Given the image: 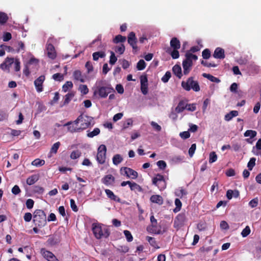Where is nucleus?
<instances>
[{
  "label": "nucleus",
  "mask_w": 261,
  "mask_h": 261,
  "mask_svg": "<svg viewBox=\"0 0 261 261\" xmlns=\"http://www.w3.org/2000/svg\"><path fill=\"white\" fill-rule=\"evenodd\" d=\"M92 229L95 237L97 239L107 238L110 234L109 228L100 223H93Z\"/></svg>",
  "instance_id": "f257e3e1"
},
{
  "label": "nucleus",
  "mask_w": 261,
  "mask_h": 261,
  "mask_svg": "<svg viewBox=\"0 0 261 261\" xmlns=\"http://www.w3.org/2000/svg\"><path fill=\"white\" fill-rule=\"evenodd\" d=\"M33 223L35 226L42 228L46 224V215L42 210H36L33 214Z\"/></svg>",
  "instance_id": "f03ea898"
},
{
  "label": "nucleus",
  "mask_w": 261,
  "mask_h": 261,
  "mask_svg": "<svg viewBox=\"0 0 261 261\" xmlns=\"http://www.w3.org/2000/svg\"><path fill=\"white\" fill-rule=\"evenodd\" d=\"M181 85V87L187 91L193 89L195 92H198L200 90L198 82L194 81V77L192 76L189 77L186 82L182 81Z\"/></svg>",
  "instance_id": "7ed1b4c3"
},
{
  "label": "nucleus",
  "mask_w": 261,
  "mask_h": 261,
  "mask_svg": "<svg viewBox=\"0 0 261 261\" xmlns=\"http://www.w3.org/2000/svg\"><path fill=\"white\" fill-rule=\"evenodd\" d=\"M92 120V117L81 114L75 120V123H80L81 129L83 130L90 126Z\"/></svg>",
  "instance_id": "20e7f679"
},
{
  "label": "nucleus",
  "mask_w": 261,
  "mask_h": 261,
  "mask_svg": "<svg viewBox=\"0 0 261 261\" xmlns=\"http://www.w3.org/2000/svg\"><path fill=\"white\" fill-rule=\"evenodd\" d=\"M152 184L158 187L160 190L162 191L165 189L167 186L166 180L164 175L160 174H156L152 179Z\"/></svg>",
  "instance_id": "39448f33"
},
{
  "label": "nucleus",
  "mask_w": 261,
  "mask_h": 261,
  "mask_svg": "<svg viewBox=\"0 0 261 261\" xmlns=\"http://www.w3.org/2000/svg\"><path fill=\"white\" fill-rule=\"evenodd\" d=\"M107 148L105 145H100L98 148L96 160L100 164H103L106 162Z\"/></svg>",
  "instance_id": "423d86ee"
},
{
  "label": "nucleus",
  "mask_w": 261,
  "mask_h": 261,
  "mask_svg": "<svg viewBox=\"0 0 261 261\" xmlns=\"http://www.w3.org/2000/svg\"><path fill=\"white\" fill-rule=\"evenodd\" d=\"M114 91V90L112 87L103 86L98 88L97 90H95L93 95L94 96H96L98 94L101 98H106L109 93Z\"/></svg>",
  "instance_id": "0eeeda50"
},
{
  "label": "nucleus",
  "mask_w": 261,
  "mask_h": 261,
  "mask_svg": "<svg viewBox=\"0 0 261 261\" xmlns=\"http://www.w3.org/2000/svg\"><path fill=\"white\" fill-rule=\"evenodd\" d=\"M121 174L126 175L128 178L136 179L138 177V174L137 171L126 167H122L120 169Z\"/></svg>",
  "instance_id": "6e6552de"
},
{
  "label": "nucleus",
  "mask_w": 261,
  "mask_h": 261,
  "mask_svg": "<svg viewBox=\"0 0 261 261\" xmlns=\"http://www.w3.org/2000/svg\"><path fill=\"white\" fill-rule=\"evenodd\" d=\"M127 42L132 47L133 52L136 53L138 50V47L137 45V39L135 33L134 32L129 33L127 36Z\"/></svg>",
  "instance_id": "1a4fd4ad"
},
{
  "label": "nucleus",
  "mask_w": 261,
  "mask_h": 261,
  "mask_svg": "<svg viewBox=\"0 0 261 261\" xmlns=\"http://www.w3.org/2000/svg\"><path fill=\"white\" fill-rule=\"evenodd\" d=\"M186 221V215L185 213H180L177 215L174 220V227L179 228L184 226Z\"/></svg>",
  "instance_id": "9d476101"
},
{
  "label": "nucleus",
  "mask_w": 261,
  "mask_h": 261,
  "mask_svg": "<svg viewBox=\"0 0 261 261\" xmlns=\"http://www.w3.org/2000/svg\"><path fill=\"white\" fill-rule=\"evenodd\" d=\"M78 124L76 123L75 124L74 120L73 122L69 121L64 124L63 126H67L68 130L71 133L80 132L82 131V129H81V126H79Z\"/></svg>",
  "instance_id": "9b49d317"
},
{
  "label": "nucleus",
  "mask_w": 261,
  "mask_h": 261,
  "mask_svg": "<svg viewBox=\"0 0 261 261\" xmlns=\"http://www.w3.org/2000/svg\"><path fill=\"white\" fill-rule=\"evenodd\" d=\"M41 253L47 261H59L51 252L46 250L44 248L41 249Z\"/></svg>",
  "instance_id": "f8f14e48"
},
{
  "label": "nucleus",
  "mask_w": 261,
  "mask_h": 261,
  "mask_svg": "<svg viewBox=\"0 0 261 261\" xmlns=\"http://www.w3.org/2000/svg\"><path fill=\"white\" fill-rule=\"evenodd\" d=\"M141 91L144 95L148 93V79L146 75L140 76Z\"/></svg>",
  "instance_id": "ddd939ff"
},
{
  "label": "nucleus",
  "mask_w": 261,
  "mask_h": 261,
  "mask_svg": "<svg viewBox=\"0 0 261 261\" xmlns=\"http://www.w3.org/2000/svg\"><path fill=\"white\" fill-rule=\"evenodd\" d=\"M45 77L44 75H40L34 81V85L36 90L38 92H41L43 91V84L45 81Z\"/></svg>",
  "instance_id": "4468645a"
},
{
  "label": "nucleus",
  "mask_w": 261,
  "mask_h": 261,
  "mask_svg": "<svg viewBox=\"0 0 261 261\" xmlns=\"http://www.w3.org/2000/svg\"><path fill=\"white\" fill-rule=\"evenodd\" d=\"M115 181V178L112 174L106 175L101 179L102 183L107 186H113Z\"/></svg>",
  "instance_id": "2eb2a0df"
},
{
  "label": "nucleus",
  "mask_w": 261,
  "mask_h": 261,
  "mask_svg": "<svg viewBox=\"0 0 261 261\" xmlns=\"http://www.w3.org/2000/svg\"><path fill=\"white\" fill-rule=\"evenodd\" d=\"M61 241L60 237L57 234H54L50 236L47 241V243L50 246H55L58 244Z\"/></svg>",
  "instance_id": "dca6fc26"
},
{
  "label": "nucleus",
  "mask_w": 261,
  "mask_h": 261,
  "mask_svg": "<svg viewBox=\"0 0 261 261\" xmlns=\"http://www.w3.org/2000/svg\"><path fill=\"white\" fill-rule=\"evenodd\" d=\"M46 50L47 52V56L51 59H55L57 55L54 45L51 43L47 44Z\"/></svg>",
  "instance_id": "f3484780"
},
{
  "label": "nucleus",
  "mask_w": 261,
  "mask_h": 261,
  "mask_svg": "<svg viewBox=\"0 0 261 261\" xmlns=\"http://www.w3.org/2000/svg\"><path fill=\"white\" fill-rule=\"evenodd\" d=\"M213 56L215 58L223 59L225 58L224 50L222 48L217 47Z\"/></svg>",
  "instance_id": "a211bd4d"
},
{
  "label": "nucleus",
  "mask_w": 261,
  "mask_h": 261,
  "mask_svg": "<svg viewBox=\"0 0 261 261\" xmlns=\"http://www.w3.org/2000/svg\"><path fill=\"white\" fill-rule=\"evenodd\" d=\"M73 77L74 80L80 81L81 83H84L85 81V77L80 70H76L73 72Z\"/></svg>",
  "instance_id": "6ab92c4d"
},
{
  "label": "nucleus",
  "mask_w": 261,
  "mask_h": 261,
  "mask_svg": "<svg viewBox=\"0 0 261 261\" xmlns=\"http://www.w3.org/2000/svg\"><path fill=\"white\" fill-rule=\"evenodd\" d=\"M150 200L151 202L159 205H162L164 202L163 197L159 195H152L150 198Z\"/></svg>",
  "instance_id": "aec40b11"
},
{
  "label": "nucleus",
  "mask_w": 261,
  "mask_h": 261,
  "mask_svg": "<svg viewBox=\"0 0 261 261\" xmlns=\"http://www.w3.org/2000/svg\"><path fill=\"white\" fill-rule=\"evenodd\" d=\"M105 193L107 196V197L110 199L111 200H114L117 202H120V199L118 196L115 195L114 193L109 189H106L105 190Z\"/></svg>",
  "instance_id": "412c9836"
},
{
  "label": "nucleus",
  "mask_w": 261,
  "mask_h": 261,
  "mask_svg": "<svg viewBox=\"0 0 261 261\" xmlns=\"http://www.w3.org/2000/svg\"><path fill=\"white\" fill-rule=\"evenodd\" d=\"M186 59L183 61V62H186L187 63H193L192 60H197L198 57L196 55L192 54L191 53L188 51L186 53L185 55Z\"/></svg>",
  "instance_id": "4be33fe9"
},
{
  "label": "nucleus",
  "mask_w": 261,
  "mask_h": 261,
  "mask_svg": "<svg viewBox=\"0 0 261 261\" xmlns=\"http://www.w3.org/2000/svg\"><path fill=\"white\" fill-rule=\"evenodd\" d=\"M186 59L183 61V62H186L187 63H193L192 60H197L198 57L196 55L192 54L191 53L188 51L186 53L185 55Z\"/></svg>",
  "instance_id": "5701e85b"
},
{
  "label": "nucleus",
  "mask_w": 261,
  "mask_h": 261,
  "mask_svg": "<svg viewBox=\"0 0 261 261\" xmlns=\"http://www.w3.org/2000/svg\"><path fill=\"white\" fill-rule=\"evenodd\" d=\"M187 103L183 100H180L178 103L177 106L175 108V111L177 113H180L186 109Z\"/></svg>",
  "instance_id": "b1692460"
},
{
  "label": "nucleus",
  "mask_w": 261,
  "mask_h": 261,
  "mask_svg": "<svg viewBox=\"0 0 261 261\" xmlns=\"http://www.w3.org/2000/svg\"><path fill=\"white\" fill-rule=\"evenodd\" d=\"M170 46L173 49H179L180 47V42L176 37L171 39L170 42Z\"/></svg>",
  "instance_id": "393cba45"
},
{
  "label": "nucleus",
  "mask_w": 261,
  "mask_h": 261,
  "mask_svg": "<svg viewBox=\"0 0 261 261\" xmlns=\"http://www.w3.org/2000/svg\"><path fill=\"white\" fill-rule=\"evenodd\" d=\"M173 73L179 79H180L182 75L181 72V68L180 65L176 64L172 68Z\"/></svg>",
  "instance_id": "a878e982"
},
{
  "label": "nucleus",
  "mask_w": 261,
  "mask_h": 261,
  "mask_svg": "<svg viewBox=\"0 0 261 261\" xmlns=\"http://www.w3.org/2000/svg\"><path fill=\"white\" fill-rule=\"evenodd\" d=\"M39 179L38 175L33 174L27 178L26 182L28 185H32L37 182Z\"/></svg>",
  "instance_id": "bb28decb"
},
{
  "label": "nucleus",
  "mask_w": 261,
  "mask_h": 261,
  "mask_svg": "<svg viewBox=\"0 0 261 261\" xmlns=\"http://www.w3.org/2000/svg\"><path fill=\"white\" fill-rule=\"evenodd\" d=\"M193 63H189L186 62H182V67L184 69V74L187 75L191 70Z\"/></svg>",
  "instance_id": "cd10ccee"
},
{
  "label": "nucleus",
  "mask_w": 261,
  "mask_h": 261,
  "mask_svg": "<svg viewBox=\"0 0 261 261\" xmlns=\"http://www.w3.org/2000/svg\"><path fill=\"white\" fill-rule=\"evenodd\" d=\"M106 56V53L103 51L94 52L92 54L93 59L97 61L99 58H103Z\"/></svg>",
  "instance_id": "c85d7f7f"
},
{
  "label": "nucleus",
  "mask_w": 261,
  "mask_h": 261,
  "mask_svg": "<svg viewBox=\"0 0 261 261\" xmlns=\"http://www.w3.org/2000/svg\"><path fill=\"white\" fill-rule=\"evenodd\" d=\"M239 115V113L237 111H231L229 113H227L225 116V120L227 121H229L232 119L234 117H236Z\"/></svg>",
  "instance_id": "c756f323"
},
{
  "label": "nucleus",
  "mask_w": 261,
  "mask_h": 261,
  "mask_svg": "<svg viewBox=\"0 0 261 261\" xmlns=\"http://www.w3.org/2000/svg\"><path fill=\"white\" fill-rule=\"evenodd\" d=\"M202 76L204 77L207 79L208 80H209L210 81H211L212 82L218 83L220 82V80L218 78L215 77L214 76H213L210 74L203 73L202 74Z\"/></svg>",
  "instance_id": "7c9ffc66"
},
{
  "label": "nucleus",
  "mask_w": 261,
  "mask_h": 261,
  "mask_svg": "<svg viewBox=\"0 0 261 261\" xmlns=\"http://www.w3.org/2000/svg\"><path fill=\"white\" fill-rule=\"evenodd\" d=\"M126 40V38L125 36H123L121 35H116L115 38L113 40V43L115 44H117L118 43H123Z\"/></svg>",
  "instance_id": "2f4dec72"
},
{
  "label": "nucleus",
  "mask_w": 261,
  "mask_h": 261,
  "mask_svg": "<svg viewBox=\"0 0 261 261\" xmlns=\"http://www.w3.org/2000/svg\"><path fill=\"white\" fill-rule=\"evenodd\" d=\"M8 16L7 14L3 12H0V24L3 25L5 24L8 20Z\"/></svg>",
  "instance_id": "473e14b6"
},
{
  "label": "nucleus",
  "mask_w": 261,
  "mask_h": 261,
  "mask_svg": "<svg viewBox=\"0 0 261 261\" xmlns=\"http://www.w3.org/2000/svg\"><path fill=\"white\" fill-rule=\"evenodd\" d=\"M112 160L113 164L115 165H118L122 161L123 158L120 154H116L114 155Z\"/></svg>",
  "instance_id": "72a5a7b5"
},
{
  "label": "nucleus",
  "mask_w": 261,
  "mask_h": 261,
  "mask_svg": "<svg viewBox=\"0 0 261 261\" xmlns=\"http://www.w3.org/2000/svg\"><path fill=\"white\" fill-rule=\"evenodd\" d=\"M256 135L257 133L255 130L251 129L247 130L244 134L245 137H250V139H253Z\"/></svg>",
  "instance_id": "f704fd0d"
},
{
  "label": "nucleus",
  "mask_w": 261,
  "mask_h": 261,
  "mask_svg": "<svg viewBox=\"0 0 261 261\" xmlns=\"http://www.w3.org/2000/svg\"><path fill=\"white\" fill-rule=\"evenodd\" d=\"M100 129L98 128H95L93 131L89 132L88 131V133L87 134V137L89 138H93L94 136L98 135L100 133Z\"/></svg>",
  "instance_id": "c9c22d12"
},
{
  "label": "nucleus",
  "mask_w": 261,
  "mask_h": 261,
  "mask_svg": "<svg viewBox=\"0 0 261 261\" xmlns=\"http://www.w3.org/2000/svg\"><path fill=\"white\" fill-rule=\"evenodd\" d=\"M130 189L132 191L142 192V188L141 187L135 182H133V184L130 185Z\"/></svg>",
  "instance_id": "e433bc0d"
},
{
  "label": "nucleus",
  "mask_w": 261,
  "mask_h": 261,
  "mask_svg": "<svg viewBox=\"0 0 261 261\" xmlns=\"http://www.w3.org/2000/svg\"><path fill=\"white\" fill-rule=\"evenodd\" d=\"M146 64L145 62L141 59L139 61L137 64V68L138 70H142L146 67Z\"/></svg>",
  "instance_id": "4c0bfd02"
},
{
  "label": "nucleus",
  "mask_w": 261,
  "mask_h": 261,
  "mask_svg": "<svg viewBox=\"0 0 261 261\" xmlns=\"http://www.w3.org/2000/svg\"><path fill=\"white\" fill-rule=\"evenodd\" d=\"M175 204L176 205V207L173 210V212L174 213H177L181 209L182 203L179 199L176 198L175 200Z\"/></svg>",
  "instance_id": "58836bf2"
},
{
  "label": "nucleus",
  "mask_w": 261,
  "mask_h": 261,
  "mask_svg": "<svg viewBox=\"0 0 261 261\" xmlns=\"http://www.w3.org/2000/svg\"><path fill=\"white\" fill-rule=\"evenodd\" d=\"M73 87V84L71 81L66 82L65 84L62 86V90L64 92H67L69 88H71Z\"/></svg>",
  "instance_id": "ea45409f"
},
{
  "label": "nucleus",
  "mask_w": 261,
  "mask_h": 261,
  "mask_svg": "<svg viewBox=\"0 0 261 261\" xmlns=\"http://www.w3.org/2000/svg\"><path fill=\"white\" fill-rule=\"evenodd\" d=\"M258 204V197H255L253 199L251 200L248 203V205L251 208L256 207Z\"/></svg>",
  "instance_id": "a19ab883"
},
{
  "label": "nucleus",
  "mask_w": 261,
  "mask_h": 261,
  "mask_svg": "<svg viewBox=\"0 0 261 261\" xmlns=\"http://www.w3.org/2000/svg\"><path fill=\"white\" fill-rule=\"evenodd\" d=\"M44 164H45L44 160H41L39 159H35L32 163V164L33 166H42L44 165Z\"/></svg>",
  "instance_id": "79ce46f5"
},
{
  "label": "nucleus",
  "mask_w": 261,
  "mask_h": 261,
  "mask_svg": "<svg viewBox=\"0 0 261 261\" xmlns=\"http://www.w3.org/2000/svg\"><path fill=\"white\" fill-rule=\"evenodd\" d=\"M125 49V47L124 45L123 44H121L120 45L116 46L115 50L117 53L122 55L124 53Z\"/></svg>",
  "instance_id": "37998d69"
},
{
  "label": "nucleus",
  "mask_w": 261,
  "mask_h": 261,
  "mask_svg": "<svg viewBox=\"0 0 261 261\" xmlns=\"http://www.w3.org/2000/svg\"><path fill=\"white\" fill-rule=\"evenodd\" d=\"M256 159L255 158H251L247 164V167L249 170H252L253 168L255 165Z\"/></svg>",
  "instance_id": "c03bdc74"
},
{
  "label": "nucleus",
  "mask_w": 261,
  "mask_h": 261,
  "mask_svg": "<svg viewBox=\"0 0 261 261\" xmlns=\"http://www.w3.org/2000/svg\"><path fill=\"white\" fill-rule=\"evenodd\" d=\"M61 144L60 142H57L53 144L52 146L50 152V153H56L60 146Z\"/></svg>",
  "instance_id": "a18cd8bd"
},
{
  "label": "nucleus",
  "mask_w": 261,
  "mask_h": 261,
  "mask_svg": "<svg viewBox=\"0 0 261 261\" xmlns=\"http://www.w3.org/2000/svg\"><path fill=\"white\" fill-rule=\"evenodd\" d=\"M33 192L35 193L42 194L44 191V188L39 186H35L33 187Z\"/></svg>",
  "instance_id": "49530a36"
},
{
  "label": "nucleus",
  "mask_w": 261,
  "mask_h": 261,
  "mask_svg": "<svg viewBox=\"0 0 261 261\" xmlns=\"http://www.w3.org/2000/svg\"><path fill=\"white\" fill-rule=\"evenodd\" d=\"M53 79L55 81L61 82L64 80V76L60 73H57L53 74Z\"/></svg>",
  "instance_id": "de8ad7c7"
},
{
  "label": "nucleus",
  "mask_w": 261,
  "mask_h": 261,
  "mask_svg": "<svg viewBox=\"0 0 261 261\" xmlns=\"http://www.w3.org/2000/svg\"><path fill=\"white\" fill-rule=\"evenodd\" d=\"M146 239L149 243L151 246L154 247H156V246H157V243L154 238L149 236H147Z\"/></svg>",
  "instance_id": "09e8293b"
},
{
  "label": "nucleus",
  "mask_w": 261,
  "mask_h": 261,
  "mask_svg": "<svg viewBox=\"0 0 261 261\" xmlns=\"http://www.w3.org/2000/svg\"><path fill=\"white\" fill-rule=\"evenodd\" d=\"M125 237L127 241L129 242H132L133 240V237L129 230H125L123 231Z\"/></svg>",
  "instance_id": "8fccbe9b"
},
{
  "label": "nucleus",
  "mask_w": 261,
  "mask_h": 261,
  "mask_svg": "<svg viewBox=\"0 0 261 261\" xmlns=\"http://www.w3.org/2000/svg\"><path fill=\"white\" fill-rule=\"evenodd\" d=\"M117 60V57L115 56L114 53L112 51H111V56L110 57L109 63L111 65L115 64Z\"/></svg>",
  "instance_id": "3c124183"
},
{
  "label": "nucleus",
  "mask_w": 261,
  "mask_h": 261,
  "mask_svg": "<svg viewBox=\"0 0 261 261\" xmlns=\"http://www.w3.org/2000/svg\"><path fill=\"white\" fill-rule=\"evenodd\" d=\"M217 160V155L215 152L213 151L210 153V159H209V162L210 163H213L215 162H216Z\"/></svg>",
  "instance_id": "603ef678"
},
{
  "label": "nucleus",
  "mask_w": 261,
  "mask_h": 261,
  "mask_svg": "<svg viewBox=\"0 0 261 261\" xmlns=\"http://www.w3.org/2000/svg\"><path fill=\"white\" fill-rule=\"evenodd\" d=\"M202 56L204 59H208L210 58L211 56L210 50L207 48L204 49L202 53Z\"/></svg>",
  "instance_id": "864d4df0"
},
{
  "label": "nucleus",
  "mask_w": 261,
  "mask_h": 261,
  "mask_svg": "<svg viewBox=\"0 0 261 261\" xmlns=\"http://www.w3.org/2000/svg\"><path fill=\"white\" fill-rule=\"evenodd\" d=\"M171 76V74L170 71H167L165 75L162 77V81L164 83H167Z\"/></svg>",
  "instance_id": "5fc2aeb1"
},
{
  "label": "nucleus",
  "mask_w": 261,
  "mask_h": 261,
  "mask_svg": "<svg viewBox=\"0 0 261 261\" xmlns=\"http://www.w3.org/2000/svg\"><path fill=\"white\" fill-rule=\"evenodd\" d=\"M250 228L249 226H246L245 228L242 230L241 235L243 237H246L250 233Z\"/></svg>",
  "instance_id": "6e6d98bb"
},
{
  "label": "nucleus",
  "mask_w": 261,
  "mask_h": 261,
  "mask_svg": "<svg viewBox=\"0 0 261 261\" xmlns=\"http://www.w3.org/2000/svg\"><path fill=\"white\" fill-rule=\"evenodd\" d=\"M85 67L87 70V73H89L93 70L92 63L90 61H87L85 64Z\"/></svg>",
  "instance_id": "4d7b16f0"
},
{
  "label": "nucleus",
  "mask_w": 261,
  "mask_h": 261,
  "mask_svg": "<svg viewBox=\"0 0 261 261\" xmlns=\"http://www.w3.org/2000/svg\"><path fill=\"white\" fill-rule=\"evenodd\" d=\"M73 96L74 95L71 93H69L67 94L65 96L64 104H68L71 100V99L73 97Z\"/></svg>",
  "instance_id": "13d9d810"
},
{
  "label": "nucleus",
  "mask_w": 261,
  "mask_h": 261,
  "mask_svg": "<svg viewBox=\"0 0 261 261\" xmlns=\"http://www.w3.org/2000/svg\"><path fill=\"white\" fill-rule=\"evenodd\" d=\"M81 155V153L79 150L73 151L70 154V158L71 159H76Z\"/></svg>",
  "instance_id": "bf43d9fd"
},
{
  "label": "nucleus",
  "mask_w": 261,
  "mask_h": 261,
  "mask_svg": "<svg viewBox=\"0 0 261 261\" xmlns=\"http://www.w3.org/2000/svg\"><path fill=\"white\" fill-rule=\"evenodd\" d=\"M178 49H173V50L170 53V55L173 59H176L179 57Z\"/></svg>",
  "instance_id": "052dcab7"
},
{
  "label": "nucleus",
  "mask_w": 261,
  "mask_h": 261,
  "mask_svg": "<svg viewBox=\"0 0 261 261\" xmlns=\"http://www.w3.org/2000/svg\"><path fill=\"white\" fill-rule=\"evenodd\" d=\"M196 149V144L195 143L192 144L191 146L189 149V154L190 157H192L195 153Z\"/></svg>",
  "instance_id": "680f3d73"
},
{
  "label": "nucleus",
  "mask_w": 261,
  "mask_h": 261,
  "mask_svg": "<svg viewBox=\"0 0 261 261\" xmlns=\"http://www.w3.org/2000/svg\"><path fill=\"white\" fill-rule=\"evenodd\" d=\"M151 125L152 126L153 129L157 132H160L162 129L161 126L159 125L156 122L154 121H151L150 122Z\"/></svg>",
  "instance_id": "e2e57ef3"
},
{
  "label": "nucleus",
  "mask_w": 261,
  "mask_h": 261,
  "mask_svg": "<svg viewBox=\"0 0 261 261\" xmlns=\"http://www.w3.org/2000/svg\"><path fill=\"white\" fill-rule=\"evenodd\" d=\"M159 168L162 170H164L166 168L167 164L164 161L160 160L159 161L156 163Z\"/></svg>",
  "instance_id": "0e129e2a"
},
{
  "label": "nucleus",
  "mask_w": 261,
  "mask_h": 261,
  "mask_svg": "<svg viewBox=\"0 0 261 261\" xmlns=\"http://www.w3.org/2000/svg\"><path fill=\"white\" fill-rule=\"evenodd\" d=\"M179 136L182 139H187L190 137V134L189 131H185L180 133Z\"/></svg>",
  "instance_id": "69168bd1"
},
{
  "label": "nucleus",
  "mask_w": 261,
  "mask_h": 261,
  "mask_svg": "<svg viewBox=\"0 0 261 261\" xmlns=\"http://www.w3.org/2000/svg\"><path fill=\"white\" fill-rule=\"evenodd\" d=\"M70 207L73 211L76 212L78 211V208L73 199L70 200Z\"/></svg>",
  "instance_id": "338daca9"
},
{
  "label": "nucleus",
  "mask_w": 261,
  "mask_h": 261,
  "mask_svg": "<svg viewBox=\"0 0 261 261\" xmlns=\"http://www.w3.org/2000/svg\"><path fill=\"white\" fill-rule=\"evenodd\" d=\"M34 204V201L32 199H28L26 201V206L29 209L33 208Z\"/></svg>",
  "instance_id": "774afa93"
}]
</instances>
